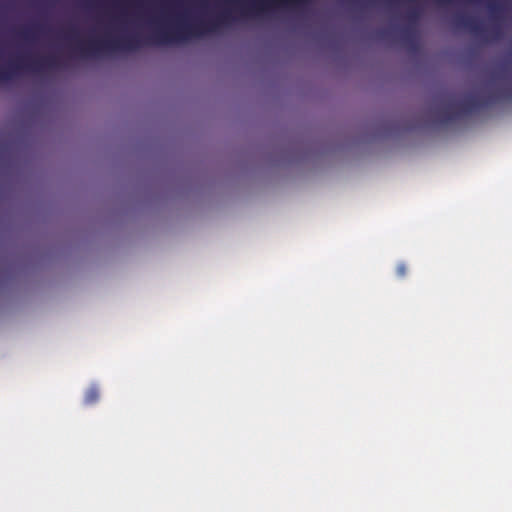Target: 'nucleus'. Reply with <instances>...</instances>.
Returning a JSON list of instances; mask_svg holds the SVG:
<instances>
[{
	"label": "nucleus",
	"mask_w": 512,
	"mask_h": 512,
	"mask_svg": "<svg viewBox=\"0 0 512 512\" xmlns=\"http://www.w3.org/2000/svg\"><path fill=\"white\" fill-rule=\"evenodd\" d=\"M419 16H420V13L416 9L410 10L407 13V19L409 20L410 23H416L417 20L419 19Z\"/></svg>",
	"instance_id": "obj_7"
},
{
	"label": "nucleus",
	"mask_w": 512,
	"mask_h": 512,
	"mask_svg": "<svg viewBox=\"0 0 512 512\" xmlns=\"http://www.w3.org/2000/svg\"><path fill=\"white\" fill-rule=\"evenodd\" d=\"M444 107L440 110V123L448 124L460 118L463 115L473 113L494 102L492 96L480 97L475 94H467L459 101H455L451 96H447L443 101Z\"/></svg>",
	"instance_id": "obj_2"
},
{
	"label": "nucleus",
	"mask_w": 512,
	"mask_h": 512,
	"mask_svg": "<svg viewBox=\"0 0 512 512\" xmlns=\"http://www.w3.org/2000/svg\"><path fill=\"white\" fill-rule=\"evenodd\" d=\"M232 19L233 17L229 11H224L214 20L180 23L172 28L159 29L144 41L137 34H113L104 42L98 32V57L104 45L114 52H131L145 45L180 43L193 37H201L207 33L215 32L220 26L228 24Z\"/></svg>",
	"instance_id": "obj_1"
},
{
	"label": "nucleus",
	"mask_w": 512,
	"mask_h": 512,
	"mask_svg": "<svg viewBox=\"0 0 512 512\" xmlns=\"http://www.w3.org/2000/svg\"><path fill=\"white\" fill-rule=\"evenodd\" d=\"M456 25L468 29L474 34H481L482 26L474 18L458 15L455 19Z\"/></svg>",
	"instance_id": "obj_5"
},
{
	"label": "nucleus",
	"mask_w": 512,
	"mask_h": 512,
	"mask_svg": "<svg viewBox=\"0 0 512 512\" xmlns=\"http://www.w3.org/2000/svg\"><path fill=\"white\" fill-rule=\"evenodd\" d=\"M488 8H489L490 12L492 13V15H495L501 11V6L498 5L497 3H495L494 1H490L488 3Z\"/></svg>",
	"instance_id": "obj_9"
},
{
	"label": "nucleus",
	"mask_w": 512,
	"mask_h": 512,
	"mask_svg": "<svg viewBox=\"0 0 512 512\" xmlns=\"http://www.w3.org/2000/svg\"><path fill=\"white\" fill-rule=\"evenodd\" d=\"M404 34H405V36H409V34H410V30H409L408 28H407V29H405V30H404Z\"/></svg>",
	"instance_id": "obj_12"
},
{
	"label": "nucleus",
	"mask_w": 512,
	"mask_h": 512,
	"mask_svg": "<svg viewBox=\"0 0 512 512\" xmlns=\"http://www.w3.org/2000/svg\"><path fill=\"white\" fill-rule=\"evenodd\" d=\"M65 67V63L55 55H50L40 59L32 60L24 65V59L10 63L7 68H0V82L10 80L22 68H27L34 72H44L46 70H58Z\"/></svg>",
	"instance_id": "obj_3"
},
{
	"label": "nucleus",
	"mask_w": 512,
	"mask_h": 512,
	"mask_svg": "<svg viewBox=\"0 0 512 512\" xmlns=\"http://www.w3.org/2000/svg\"><path fill=\"white\" fill-rule=\"evenodd\" d=\"M36 30H40V27H35L34 29H27L21 32V36L26 40H34Z\"/></svg>",
	"instance_id": "obj_6"
},
{
	"label": "nucleus",
	"mask_w": 512,
	"mask_h": 512,
	"mask_svg": "<svg viewBox=\"0 0 512 512\" xmlns=\"http://www.w3.org/2000/svg\"><path fill=\"white\" fill-rule=\"evenodd\" d=\"M407 273V267L404 263H399L397 266H396V274L399 276V277H404Z\"/></svg>",
	"instance_id": "obj_8"
},
{
	"label": "nucleus",
	"mask_w": 512,
	"mask_h": 512,
	"mask_svg": "<svg viewBox=\"0 0 512 512\" xmlns=\"http://www.w3.org/2000/svg\"><path fill=\"white\" fill-rule=\"evenodd\" d=\"M95 397V391L93 389L90 390V392L86 396V403L91 404Z\"/></svg>",
	"instance_id": "obj_10"
},
{
	"label": "nucleus",
	"mask_w": 512,
	"mask_h": 512,
	"mask_svg": "<svg viewBox=\"0 0 512 512\" xmlns=\"http://www.w3.org/2000/svg\"><path fill=\"white\" fill-rule=\"evenodd\" d=\"M274 2L282 4H302L305 0H254L249 5H241L240 13L242 16H259L266 12Z\"/></svg>",
	"instance_id": "obj_4"
},
{
	"label": "nucleus",
	"mask_w": 512,
	"mask_h": 512,
	"mask_svg": "<svg viewBox=\"0 0 512 512\" xmlns=\"http://www.w3.org/2000/svg\"><path fill=\"white\" fill-rule=\"evenodd\" d=\"M441 4L451 3L453 0H437Z\"/></svg>",
	"instance_id": "obj_11"
}]
</instances>
